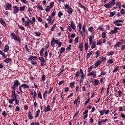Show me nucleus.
<instances>
[{
  "mask_svg": "<svg viewBox=\"0 0 125 125\" xmlns=\"http://www.w3.org/2000/svg\"><path fill=\"white\" fill-rule=\"evenodd\" d=\"M20 82L18 80H15L14 82V85L12 87V89L15 90L16 87H18V85H20Z\"/></svg>",
  "mask_w": 125,
  "mask_h": 125,
  "instance_id": "obj_8",
  "label": "nucleus"
},
{
  "mask_svg": "<svg viewBox=\"0 0 125 125\" xmlns=\"http://www.w3.org/2000/svg\"><path fill=\"white\" fill-rule=\"evenodd\" d=\"M55 43L58 44V47H61V45H62V42H61L58 41L57 40H55L54 38H53L51 41V46H54L55 45Z\"/></svg>",
  "mask_w": 125,
  "mask_h": 125,
  "instance_id": "obj_3",
  "label": "nucleus"
},
{
  "mask_svg": "<svg viewBox=\"0 0 125 125\" xmlns=\"http://www.w3.org/2000/svg\"><path fill=\"white\" fill-rule=\"evenodd\" d=\"M43 52H44V48H42L40 51V56L41 57H43Z\"/></svg>",
  "mask_w": 125,
  "mask_h": 125,
  "instance_id": "obj_31",
  "label": "nucleus"
},
{
  "mask_svg": "<svg viewBox=\"0 0 125 125\" xmlns=\"http://www.w3.org/2000/svg\"><path fill=\"white\" fill-rule=\"evenodd\" d=\"M8 50H9V46H8V45H6L4 46V49L3 50V52H7V51H8Z\"/></svg>",
  "mask_w": 125,
  "mask_h": 125,
  "instance_id": "obj_25",
  "label": "nucleus"
},
{
  "mask_svg": "<svg viewBox=\"0 0 125 125\" xmlns=\"http://www.w3.org/2000/svg\"><path fill=\"white\" fill-rule=\"evenodd\" d=\"M70 27L73 30H76V25H75V23L74 22V21H71Z\"/></svg>",
  "mask_w": 125,
  "mask_h": 125,
  "instance_id": "obj_20",
  "label": "nucleus"
},
{
  "mask_svg": "<svg viewBox=\"0 0 125 125\" xmlns=\"http://www.w3.org/2000/svg\"><path fill=\"white\" fill-rule=\"evenodd\" d=\"M124 43H125V40H121L118 42H116V43L114 45V47L115 48H118V47H120V46H121Z\"/></svg>",
  "mask_w": 125,
  "mask_h": 125,
  "instance_id": "obj_6",
  "label": "nucleus"
},
{
  "mask_svg": "<svg viewBox=\"0 0 125 125\" xmlns=\"http://www.w3.org/2000/svg\"><path fill=\"white\" fill-rule=\"evenodd\" d=\"M89 44L90 45H91L92 49H93L94 48H95L96 47V42L95 41H93L91 42V44Z\"/></svg>",
  "mask_w": 125,
  "mask_h": 125,
  "instance_id": "obj_16",
  "label": "nucleus"
},
{
  "mask_svg": "<svg viewBox=\"0 0 125 125\" xmlns=\"http://www.w3.org/2000/svg\"><path fill=\"white\" fill-rule=\"evenodd\" d=\"M31 125H40V123L39 122H33L31 123Z\"/></svg>",
  "mask_w": 125,
  "mask_h": 125,
  "instance_id": "obj_63",
  "label": "nucleus"
},
{
  "mask_svg": "<svg viewBox=\"0 0 125 125\" xmlns=\"http://www.w3.org/2000/svg\"><path fill=\"white\" fill-rule=\"evenodd\" d=\"M45 78L46 76L45 75H43L42 77V82H44V81H45Z\"/></svg>",
  "mask_w": 125,
  "mask_h": 125,
  "instance_id": "obj_64",
  "label": "nucleus"
},
{
  "mask_svg": "<svg viewBox=\"0 0 125 125\" xmlns=\"http://www.w3.org/2000/svg\"><path fill=\"white\" fill-rule=\"evenodd\" d=\"M51 109H50V106H49V104L47 105L46 107L45 105L44 106L43 111L45 112V113H46V112H49V111H51Z\"/></svg>",
  "mask_w": 125,
  "mask_h": 125,
  "instance_id": "obj_14",
  "label": "nucleus"
},
{
  "mask_svg": "<svg viewBox=\"0 0 125 125\" xmlns=\"http://www.w3.org/2000/svg\"><path fill=\"white\" fill-rule=\"evenodd\" d=\"M37 94L39 98H40V99H41V100H42V92L38 90Z\"/></svg>",
  "mask_w": 125,
  "mask_h": 125,
  "instance_id": "obj_21",
  "label": "nucleus"
},
{
  "mask_svg": "<svg viewBox=\"0 0 125 125\" xmlns=\"http://www.w3.org/2000/svg\"><path fill=\"white\" fill-rule=\"evenodd\" d=\"M119 27H115L114 30H111L109 32V35H114V34H117L118 32V29Z\"/></svg>",
  "mask_w": 125,
  "mask_h": 125,
  "instance_id": "obj_13",
  "label": "nucleus"
},
{
  "mask_svg": "<svg viewBox=\"0 0 125 125\" xmlns=\"http://www.w3.org/2000/svg\"><path fill=\"white\" fill-rule=\"evenodd\" d=\"M10 37L12 38V39L14 40V41H16V42H21V38L19 37V36L16 35L15 33L12 32L10 34Z\"/></svg>",
  "mask_w": 125,
  "mask_h": 125,
  "instance_id": "obj_4",
  "label": "nucleus"
},
{
  "mask_svg": "<svg viewBox=\"0 0 125 125\" xmlns=\"http://www.w3.org/2000/svg\"><path fill=\"white\" fill-rule=\"evenodd\" d=\"M0 23L2 24V26L4 27V28H6L7 27V25H6V23H5V21L2 20V18H0Z\"/></svg>",
  "mask_w": 125,
  "mask_h": 125,
  "instance_id": "obj_15",
  "label": "nucleus"
},
{
  "mask_svg": "<svg viewBox=\"0 0 125 125\" xmlns=\"http://www.w3.org/2000/svg\"><path fill=\"white\" fill-rule=\"evenodd\" d=\"M34 34H35L36 37H41V35H42V33L40 32H34Z\"/></svg>",
  "mask_w": 125,
  "mask_h": 125,
  "instance_id": "obj_48",
  "label": "nucleus"
},
{
  "mask_svg": "<svg viewBox=\"0 0 125 125\" xmlns=\"http://www.w3.org/2000/svg\"><path fill=\"white\" fill-rule=\"evenodd\" d=\"M107 121H108V119H103L100 121H99L98 122V125H101L102 123H105V122H107Z\"/></svg>",
  "mask_w": 125,
  "mask_h": 125,
  "instance_id": "obj_36",
  "label": "nucleus"
},
{
  "mask_svg": "<svg viewBox=\"0 0 125 125\" xmlns=\"http://www.w3.org/2000/svg\"><path fill=\"white\" fill-rule=\"evenodd\" d=\"M69 84L71 88H74V87L75 86V82L70 83Z\"/></svg>",
  "mask_w": 125,
  "mask_h": 125,
  "instance_id": "obj_45",
  "label": "nucleus"
},
{
  "mask_svg": "<svg viewBox=\"0 0 125 125\" xmlns=\"http://www.w3.org/2000/svg\"><path fill=\"white\" fill-rule=\"evenodd\" d=\"M0 55H2V57L4 58V59L6 58V55H5V54H4L2 51L0 50Z\"/></svg>",
  "mask_w": 125,
  "mask_h": 125,
  "instance_id": "obj_34",
  "label": "nucleus"
},
{
  "mask_svg": "<svg viewBox=\"0 0 125 125\" xmlns=\"http://www.w3.org/2000/svg\"><path fill=\"white\" fill-rule=\"evenodd\" d=\"M28 60H38L37 56H30L28 57Z\"/></svg>",
  "mask_w": 125,
  "mask_h": 125,
  "instance_id": "obj_18",
  "label": "nucleus"
},
{
  "mask_svg": "<svg viewBox=\"0 0 125 125\" xmlns=\"http://www.w3.org/2000/svg\"><path fill=\"white\" fill-rule=\"evenodd\" d=\"M102 63V61L101 60H98L96 61V62L95 63V67L97 68V67H98L100 64Z\"/></svg>",
  "mask_w": 125,
  "mask_h": 125,
  "instance_id": "obj_17",
  "label": "nucleus"
},
{
  "mask_svg": "<svg viewBox=\"0 0 125 125\" xmlns=\"http://www.w3.org/2000/svg\"><path fill=\"white\" fill-rule=\"evenodd\" d=\"M83 42H81L80 43V44L79 45V51H80V52L83 51Z\"/></svg>",
  "mask_w": 125,
  "mask_h": 125,
  "instance_id": "obj_19",
  "label": "nucleus"
},
{
  "mask_svg": "<svg viewBox=\"0 0 125 125\" xmlns=\"http://www.w3.org/2000/svg\"><path fill=\"white\" fill-rule=\"evenodd\" d=\"M39 60H40V62H45L46 60L44 59V58L42 57L39 58Z\"/></svg>",
  "mask_w": 125,
  "mask_h": 125,
  "instance_id": "obj_41",
  "label": "nucleus"
},
{
  "mask_svg": "<svg viewBox=\"0 0 125 125\" xmlns=\"http://www.w3.org/2000/svg\"><path fill=\"white\" fill-rule=\"evenodd\" d=\"M115 6V4H114L111 1L104 5V6L105 7V8H107V9L112 8V7H113V6Z\"/></svg>",
  "mask_w": 125,
  "mask_h": 125,
  "instance_id": "obj_9",
  "label": "nucleus"
},
{
  "mask_svg": "<svg viewBox=\"0 0 125 125\" xmlns=\"http://www.w3.org/2000/svg\"><path fill=\"white\" fill-rule=\"evenodd\" d=\"M18 27L19 28V29H20L21 30H22L23 31H25V28L24 27V26H22V25H18Z\"/></svg>",
  "mask_w": 125,
  "mask_h": 125,
  "instance_id": "obj_55",
  "label": "nucleus"
},
{
  "mask_svg": "<svg viewBox=\"0 0 125 125\" xmlns=\"http://www.w3.org/2000/svg\"><path fill=\"white\" fill-rule=\"evenodd\" d=\"M89 44H91V43L93 42V37L90 36L88 37Z\"/></svg>",
  "mask_w": 125,
  "mask_h": 125,
  "instance_id": "obj_30",
  "label": "nucleus"
},
{
  "mask_svg": "<svg viewBox=\"0 0 125 125\" xmlns=\"http://www.w3.org/2000/svg\"><path fill=\"white\" fill-rule=\"evenodd\" d=\"M99 113L101 116H103L104 114H105V115H108V114L110 113V110L103 109V110H100Z\"/></svg>",
  "mask_w": 125,
  "mask_h": 125,
  "instance_id": "obj_10",
  "label": "nucleus"
},
{
  "mask_svg": "<svg viewBox=\"0 0 125 125\" xmlns=\"http://www.w3.org/2000/svg\"><path fill=\"white\" fill-rule=\"evenodd\" d=\"M87 113H88V110H85V111L83 113V115H84L83 119H86V118H87V116H88Z\"/></svg>",
  "mask_w": 125,
  "mask_h": 125,
  "instance_id": "obj_26",
  "label": "nucleus"
},
{
  "mask_svg": "<svg viewBox=\"0 0 125 125\" xmlns=\"http://www.w3.org/2000/svg\"><path fill=\"white\" fill-rule=\"evenodd\" d=\"M84 47L85 51L88 50V43H84Z\"/></svg>",
  "mask_w": 125,
  "mask_h": 125,
  "instance_id": "obj_46",
  "label": "nucleus"
},
{
  "mask_svg": "<svg viewBox=\"0 0 125 125\" xmlns=\"http://www.w3.org/2000/svg\"><path fill=\"white\" fill-rule=\"evenodd\" d=\"M28 118L29 120H33V119H34V117H33V115H32V113H31V111L28 112Z\"/></svg>",
  "mask_w": 125,
  "mask_h": 125,
  "instance_id": "obj_29",
  "label": "nucleus"
},
{
  "mask_svg": "<svg viewBox=\"0 0 125 125\" xmlns=\"http://www.w3.org/2000/svg\"><path fill=\"white\" fill-rule=\"evenodd\" d=\"M26 8V5H23L22 6H20L19 7L20 11L21 12H23V11H25V9Z\"/></svg>",
  "mask_w": 125,
  "mask_h": 125,
  "instance_id": "obj_22",
  "label": "nucleus"
},
{
  "mask_svg": "<svg viewBox=\"0 0 125 125\" xmlns=\"http://www.w3.org/2000/svg\"><path fill=\"white\" fill-rule=\"evenodd\" d=\"M64 51H65V48L64 47H62L60 49V54H62L63 53V52H64Z\"/></svg>",
  "mask_w": 125,
  "mask_h": 125,
  "instance_id": "obj_44",
  "label": "nucleus"
},
{
  "mask_svg": "<svg viewBox=\"0 0 125 125\" xmlns=\"http://www.w3.org/2000/svg\"><path fill=\"white\" fill-rule=\"evenodd\" d=\"M115 54V52L114 51H111L110 52H108L107 54V56H111V55H113V54Z\"/></svg>",
  "mask_w": 125,
  "mask_h": 125,
  "instance_id": "obj_51",
  "label": "nucleus"
},
{
  "mask_svg": "<svg viewBox=\"0 0 125 125\" xmlns=\"http://www.w3.org/2000/svg\"><path fill=\"white\" fill-rule=\"evenodd\" d=\"M8 102L9 104H13V102H14V99H11L10 100H8Z\"/></svg>",
  "mask_w": 125,
  "mask_h": 125,
  "instance_id": "obj_56",
  "label": "nucleus"
},
{
  "mask_svg": "<svg viewBox=\"0 0 125 125\" xmlns=\"http://www.w3.org/2000/svg\"><path fill=\"white\" fill-rule=\"evenodd\" d=\"M85 28H86V25L85 24L83 25V27H82V30L83 31V33H85Z\"/></svg>",
  "mask_w": 125,
  "mask_h": 125,
  "instance_id": "obj_53",
  "label": "nucleus"
},
{
  "mask_svg": "<svg viewBox=\"0 0 125 125\" xmlns=\"http://www.w3.org/2000/svg\"><path fill=\"white\" fill-rule=\"evenodd\" d=\"M37 7L39 8L41 10H43V8L42 7V6L41 5H37Z\"/></svg>",
  "mask_w": 125,
  "mask_h": 125,
  "instance_id": "obj_62",
  "label": "nucleus"
},
{
  "mask_svg": "<svg viewBox=\"0 0 125 125\" xmlns=\"http://www.w3.org/2000/svg\"><path fill=\"white\" fill-rule=\"evenodd\" d=\"M77 27L78 28L80 35H81L82 37H83V32L82 31V23L79 22L77 25Z\"/></svg>",
  "mask_w": 125,
  "mask_h": 125,
  "instance_id": "obj_11",
  "label": "nucleus"
},
{
  "mask_svg": "<svg viewBox=\"0 0 125 125\" xmlns=\"http://www.w3.org/2000/svg\"><path fill=\"white\" fill-rule=\"evenodd\" d=\"M88 31L89 32H90L91 33H92L93 32V26H90L88 29Z\"/></svg>",
  "mask_w": 125,
  "mask_h": 125,
  "instance_id": "obj_52",
  "label": "nucleus"
},
{
  "mask_svg": "<svg viewBox=\"0 0 125 125\" xmlns=\"http://www.w3.org/2000/svg\"><path fill=\"white\" fill-rule=\"evenodd\" d=\"M4 7H5V10H12V4L7 2L5 3V5L4 6Z\"/></svg>",
  "mask_w": 125,
  "mask_h": 125,
  "instance_id": "obj_7",
  "label": "nucleus"
},
{
  "mask_svg": "<svg viewBox=\"0 0 125 125\" xmlns=\"http://www.w3.org/2000/svg\"><path fill=\"white\" fill-rule=\"evenodd\" d=\"M96 58H98V57L100 56V51H99V50L97 51L96 52Z\"/></svg>",
  "mask_w": 125,
  "mask_h": 125,
  "instance_id": "obj_43",
  "label": "nucleus"
},
{
  "mask_svg": "<svg viewBox=\"0 0 125 125\" xmlns=\"http://www.w3.org/2000/svg\"><path fill=\"white\" fill-rule=\"evenodd\" d=\"M20 9L19 7L15 5L13 7V14H17V13H19Z\"/></svg>",
  "mask_w": 125,
  "mask_h": 125,
  "instance_id": "obj_12",
  "label": "nucleus"
},
{
  "mask_svg": "<svg viewBox=\"0 0 125 125\" xmlns=\"http://www.w3.org/2000/svg\"><path fill=\"white\" fill-rule=\"evenodd\" d=\"M123 20H116L113 22V24H117V23H123Z\"/></svg>",
  "mask_w": 125,
  "mask_h": 125,
  "instance_id": "obj_38",
  "label": "nucleus"
},
{
  "mask_svg": "<svg viewBox=\"0 0 125 125\" xmlns=\"http://www.w3.org/2000/svg\"><path fill=\"white\" fill-rule=\"evenodd\" d=\"M48 56V53L47 52V51H46L45 52V53L44 54V58H47V56Z\"/></svg>",
  "mask_w": 125,
  "mask_h": 125,
  "instance_id": "obj_61",
  "label": "nucleus"
},
{
  "mask_svg": "<svg viewBox=\"0 0 125 125\" xmlns=\"http://www.w3.org/2000/svg\"><path fill=\"white\" fill-rule=\"evenodd\" d=\"M92 53H93V52L92 51H91L88 53V54L86 56L87 59H88V58H89L90 57V56H91V55H92Z\"/></svg>",
  "mask_w": 125,
  "mask_h": 125,
  "instance_id": "obj_42",
  "label": "nucleus"
},
{
  "mask_svg": "<svg viewBox=\"0 0 125 125\" xmlns=\"http://www.w3.org/2000/svg\"><path fill=\"white\" fill-rule=\"evenodd\" d=\"M55 15H56V12L55 11H53L50 17L52 18L53 17L55 16Z\"/></svg>",
  "mask_w": 125,
  "mask_h": 125,
  "instance_id": "obj_47",
  "label": "nucleus"
},
{
  "mask_svg": "<svg viewBox=\"0 0 125 125\" xmlns=\"http://www.w3.org/2000/svg\"><path fill=\"white\" fill-rule=\"evenodd\" d=\"M55 28H56V23H55L52 27L51 28V31H52V32H53L54 31V30H55Z\"/></svg>",
  "mask_w": 125,
  "mask_h": 125,
  "instance_id": "obj_49",
  "label": "nucleus"
},
{
  "mask_svg": "<svg viewBox=\"0 0 125 125\" xmlns=\"http://www.w3.org/2000/svg\"><path fill=\"white\" fill-rule=\"evenodd\" d=\"M92 68H93V66L92 65L91 66H90L88 68V70H87V72L89 73L91 70H92Z\"/></svg>",
  "mask_w": 125,
  "mask_h": 125,
  "instance_id": "obj_57",
  "label": "nucleus"
},
{
  "mask_svg": "<svg viewBox=\"0 0 125 125\" xmlns=\"http://www.w3.org/2000/svg\"><path fill=\"white\" fill-rule=\"evenodd\" d=\"M18 96V95H17V94H12L11 99H14V100L17 99Z\"/></svg>",
  "mask_w": 125,
  "mask_h": 125,
  "instance_id": "obj_28",
  "label": "nucleus"
},
{
  "mask_svg": "<svg viewBox=\"0 0 125 125\" xmlns=\"http://www.w3.org/2000/svg\"><path fill=\"white\" fill-rule=\"evenodd\" d=\"M50 9H51V8L48 5H47L45 10L46 12H49V11H50Z\"/></svg>",
  "mask_w": 125,
  "mask_h": 125,
  "instance_id": "obj_39",
  "label": "nucleus"
},
{
  "mask_svg": "<svg viewBox=\"0 0 125 125\" xmlns=\"http://www.w3.org/2000/svg\"><path fill=\"white\" fill-rule=\"evenodd\" d=\"M63 12L61 10L59 11L58 13V16L59 18H61V16H63Z\"/></svg>",
  "mask_w": 125,
  "mask_h": 125,
  "instance_id": "obj_33",
  "label": "nucleus"
},
{
  "mask_svg": "<svg viewBox=\"0 0 125 125\" xmlns=\"http://www.w3.org/2000/svg\"><path fill=\"white\" fill-rule=\"evenodd\" d=\"M80 74H81V82H83V80H84V77L85 76L84 75V74L83 73V69L81 68L80 69V71H78L76 72L75 74V77L76 78H78V77H80Z\"/></svg>",
  "mask_w": 125,
  "mask_h": 125,
  "instance_id": "obj_2",
  "label": "nucleus"
},
{
  "mask_svg": "<svg viewBox=\"0 0 125 125\" xmlns=\"http://www.w3.org/2000/svg\"><path fill=\"white\" fill-rule=\"evenodd\" d=\"M94 83L95 85L96 86L97 85H98L99 84V81L97 79H94Z\"/></svg>",
  "mask_w": 125,
  "mask_h": 125,
  "instance_id": "obj_37",
  "label": "nucleus"
},
{
  "mask_svg": "<svg viewBox=\"0 0 125 125\" xmlns=\"http://www.w3.org/2000/svg\"><path fill=\"white\" fill-rule=\"evenodd\" d=\"M78 6H79V7H81V8H83L84 10H85V9H86L85 7L83 5V4H82V3L80 2H78Z\"/></svg>",
  "mask_w": 125,
  "mask_h": 125,
  "instance_id": "obj_32",
  "label": "nucleus"
},
{
  "mask_svg": "<svg viewBox=\"0 0 125 125\" xmlns=\"http://www.w3.org/2000/svg\"><path fill=\"white\" fill-rule=\"evenodd\" d=\"M12 61V59L11 58H7L3 61L4 63H10Z\"/></svg>",
  "mask_w": 125,
  "mask_h": 125,
  "instance_id": "obj_23",
  "label": "nucleus"
},
{
  "mask_svg": "<svg viewBox=\"0 0 125 125\" xmlns=\"http://www.w3.org/2000/svg\"><path fill=\"white\" fill-rule=\"evenodd\" d=\"M41 113V110L38 109V110L35 113V118H38L40 116V113Z\"/></svg>",
  "mask_w": 125,
  "mask_h": 125,
  "instance_id": "obj_24",
  "label": "nucleus"
},
{
  "mask_svg": "<svg viewBox=\"0 0 125 125\" xmlns=\"http://www.w3.org/2000/svg\"><path fill=\"white\" fill-rule=\"evenodd\" d=\"M102 38H103V39H105L106 38V33H105V32H103Z\"/></svg>",
  "mask_w": 125,
  "mask_h": 125,
  "instance_id": "obj_58",
  "label": "nucleus"
},
{
  "mask_svg": "<svg viewBox=\"0 0 125 125\" xmlns=\"http://www.w3.org/2000/svg\"><path fill=\"white\" fill-rule=\"evenodd\" d=\"M107 63H108V64H113L114 61H113V59H110L107 61Z\"/></svg>",
  "mask_w": 125,
  "mask_h": 125,
  "instance_id": "obj_50",
  "label": "nucleus"
},
{
  "mask_svg": "<svg viewBox=\"0 0 125 125\" xmlns=\"http://www.w3.org/2000/svg\"><path fill=\"white\" fill-rule=\"evenodd\" d=\"M116 14V12L114 11V12H110V15L111 17H113V16H114V15H115Z\"/></svg>",
  "mask_w": 125,
  "mask_h": 125,
  "instance_id": "obj_59",
  "label": "nucleus"
},
{
  "mask_svg": "<svg viewBox=\"0 0 125 125\" xmlns=\"http://www.w3.org/2000/svg\"><path fill=\"white\" fill-rule=\"evenodd\" d=\"M47 21H48V24H50L51 21H52V18L49 16L48 18L47 19Z\"/></svg>",
  "mask_w": 125,
  "mask_h": 125,
  "instance_id": "obj_35",
  "label": "nucleus"
},
{
  "mask_svg": "<svg viewBox=\"0 0 125 125\" xmlns=\"http://www.w3.org/2000/svg\"><path fill=\"white\" fill-rule=\"evenodd\" d=\"M21 86L23 87L24 89H25V88H28V89L30 88V86H28V84L25 83L22 84Z\"/></svg>",
  "mask_w": 125,
  "mask_h": 125,
  "instance_id": "obj_27",
  "label": "nucleus"
},
{
  "mask_svg": "<svg viewBox=\"0 0 125 125\" xmlns=\"http://www.w3.org/2000/svg\"><path fill=\"white\" fill-rule=\"evenodd\" d=\"M79 99H80V97H78L77 99L75 100L74 101V105H78V104L77 103H78V101H79Z\"/></svg>",
  "mask_w": 125,
  "mask_h": 125,
  "instance_id": "obj_40",
  "label": "nucleus"
},
{
  "mask_svg": "<svg viewBox=\"0 0 125 125\" xmlns=\"http://www.w3.org/2000/svg\"><path fill=\"white\" fill-rule=\"evenodd\" d=\"M64 8L65 9H66L67 13H68L69 15H71L72 13H73L74 10H73V8H72L71 6H70L69 4H64Z\"/></svg>",
  "mask_w": 125,
  "mask_h": 125,
  "instance_id": "obj_5",
  "label": "nucleus"
},
{
  "mask_svg": "<svg viewBox=\"0 0 125 125\" xmlns=\"http://www.w3.org/2000/svg\"><path fill=\"white\" fill-rule=\"evenodd\" d=\"M64 97H65V95H63V92L61 93V98L62 100H64Z\"/></svg>",
  "mask_w": 125,
  "mask_h": 125,
  "instance_id": "obj_60",
  "label": "nucleus"
},
{
  "mask_svg": "<svg viewBox=\"0 0 125 125\" xmlns=\"http://www.w3.org/2000/svg\"><path fill=\"white\" fill-rule=\"evenodd\" d=\"M36 22V18L33 17L32 20H31L29 18H27V20L24 22V25L25 27H28L29 29H31V24H35Z\"/></svg>",
  "mask_w": 125,
  "mask_h": 125,
  "instance_id": "obj_1",
  "label": "nucleus"
},
{
  "mask_svg": "<svg viewBox=\"0 0 125 125\" xmlns=\"http://www.w3.org/2000/svg\"><path fill=\"white\" fill-rule=\"evenodd\" d=\"M79 42V37H77L74 40V44L78 43Z\"/></svg>",
  "mask_w": 125,
  "mask_h": 125,
  "instance_id": "obj_54",
  "label": "nucleus"
}]
</instances>
